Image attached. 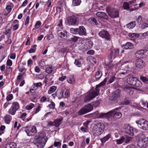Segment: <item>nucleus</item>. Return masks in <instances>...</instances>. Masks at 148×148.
I'll return each instance as SVG.
<instances>
[{"mask_svg":"<svg viewBox=\"0 0 148 148\" xmlns=\"http://www.w3.org/2000/svg\"><path fill=\"white\" fill-rule=\"evenodd\" d=\"M115 79V77L114 75L108 76V77H106L103 81L97 86L95 90L93 91L89 92L87 93L84 99V101L85 102L89 101L97 96L99 93V87L104 85L107 81L108 83L111 84L113 82Z\"/></svg>","mask_w":148,"mask_h":148,"instance_id":"nucleus-1","label":"nucleus"},{"mask_svg":"<svg viewBox=\"0 0 148 148\" xmlns=\"http://www.w3.org/2000/svg\"><path fill=\"white\" fill-rule=\"evenodd\" d=\"M35 139L37 140L36 144L38 148H42L47 140L45 132L40 133L38 135L35 137Z\"/></svg>","mask_w":148,"mask_h":148,"instance_id":"nucleus-2","label":"nucleus"},{"mask_svg":"<svg viewBox=\"0 0 148 148\" xmlns=\"http://www.w3.org/2000/svg\"><path fill=\"white\" fill-rule=\"evenodd\" d=\"M138 126L144 130H148V121L143 119H141L136 121Z\"/></svg>","mask_w":148,"mask_h":148,"instance_id":"nucleus-3","label":"nucleus"},{"mask_svg":"<svg viewBox=\"0 0 148 148\" xmlns=\"http://www.w3.org/2000/svg\"><path fill=\"white\" fill-rule=\"evenodd\" d=\"M93 109V106L90 104L85 106L79 111L78 113L80 115H83L91 111Z\"/></svg>","mask_w":148,"mask_h":148,"instance_id":"nucleus-4","label":"nucleus"},{"mask_svg":"<svg viewBox=\"0 0 148 148\" xmlns=\"http://www.w3.org/2000/svg\"><path fill=\"white\" fill-rule=\"evenodd\" d=\"M25 131L28 136H29L34 135L37 132L36 127L34 126L31 127H26Z\"/></svg>","mask_w":148,"mask_h":148,"instance_id":"nucleus-5","label":"nucleus"},{"mask_svg":"<svg viewBox=\"0 0 148 148\" xmlns=\"http://www.w3.org/2000/svg\"><path fill=\"white\" fill-rule=\"evenodd\" d=\"M137 145L140 147H145L148 146V142L147 141V138L143 137L140 138L138 142Z\"/></svg>","mask_w":148,"mask_h":148,"instance_id":"nucleus-6","label":"nucleus"},{"mask_svg":"<svg viewBox=\"0 0 148 148\" xmlns=\"http://www.w3.org/2000/svg\"><path fill=\"white\" fill-rule=\"evenodd\" d=\"M118 108H116L109 112L110 118L112 115L114 118L119 119L122 116V114L117 111Z\"/></svg>","mask_w":148,"mask_h":148,"instance_id":"nucleus-7","label":"nucleus"},{"mask_svg":"<svg viewBox=\"0 0 148 148\" xmlns=\"http://www.w3.org/2000/svg\"><path fill=\"white\" fill-rule=\"evenodd\" d=\"M136 56L143 58L146 57L148 56V51L146 49H140L136 51L135 52Z\"/></svg>","mask_w":148,"mask_h":148,"instance_id":"nucleus-8","label":"nucleus"},{"mask_svg":"<svg viewBox=\"0 0 148 148\" xmlns=\"http://www.w3.org/2000/svg\"><path fill=\"white\" fill-rule=\"evenodd\" d=\"M131 138L129 136H127L126 135H124L121 137V138L116 139V142L117 144H120L124 142L125 143H128L131 140Z\"/></svg>","mask_w":148,"mask_h":148,"instance_id":"nucleus-9","label":"nucleus"},{"mask_svg":"<svg viewBox=\"0 0 148 148\" xmlns=\"http://www.w3.org/2000/svg\"><path fill=\"white\" fill-rule=\"evenodd\" d=\"M109 16L112 18H114L119 17V12L116 9H113L108 12Z\"/></svg>","mask_w":148,"mask_h":148,"instance_id":"nucleus-10","label":"nucleus"},{"mask_svg":"<svg viewBox=\"0 0 148 148\" xmlns=\"http://www.w3.org/2000/svg\"><path fill=\"white\" fill-rule=\"evenodd\" d=\"M99 34L100 37L106 40H108L110 39V35L106 30H103L99 32Z\"/></svg>","mask_w":148,"mask_h":148,"instance_id":"nucleus-11","label":"nucleus"},{"mask_svg":"<svg viewBox=\"0 0 148 148\" xmlns=\"http://www.w3.org/2000/svg\"><path fill=\"white\" fill-rule=\"evenodd\" d=\"M94 115L96 117H97L98 118H106L108 119H109L110 118V115L109 114V112L106 113H101L100 114H99L98 112L97 111L93 113Z\"/></svg>","mask_w":148,"mask_h":148,"instance_id":"nucleus-12","label":"nucleus"},{"mask_svg":"<svg viewBox=\"0 0 148 148\" xmlns=\"http://www.w3.org/2000/svg\"><path fill=\"white\" fill-rule=\"evenodd\" d=\"M68 23L69 25H77L79 21L77 18L75 16H72L68 19Z\"/></svg>","mask_w":148,"mask_h":148,"instance_id":"nucleus-13","label":"nucleus"},{"mask_svg":"<svg viewBox=\"0 0 148 148\" xmlns=\"http://www.w3.org/2000/svg\"><path fill=\"white\" fill-rule=\"evenodd\" d=\"M136 66L138 68H142L145 66V62L140 59H137L135 61Z\"/></svg>","mask_w":148,"mask_h":148,"instance_id":"nucleus-14","label":"nucleus"},{"mask_svg":"<svg viewBox=\"0 0 148 148\" xmlns=\"http://www.w3.org/2000/svg\"><path fill=\"white\" fill-rule=\"evenodd\" d=\"M96 16L98 18L105 19H108V16L104 12H99L96 14Z\"/></svg>","mask_w":148,"mask_h":148,"instance_id":"nucleus-15","label":"nucleus"},{"mask_svg":"<svg viewBox=\"0 0 148 148\" xmlns=\"http://www.w3.org/2000/svg\"><path fill=\"white\" fill-rule=\"evenodd\" d=\"M78 34L80 36L86 35V29L83 26H80L78 28Z\"/></svg>","mask_w":148,"mask_h":148,"instance_id":"nucleus-16","label":"nucleus"},{"mask_svg":"<svg viewBox=\"0 0 148 148\" xmlns=\"http://www.w3.org/2000/svg\"><path fill=\"white\" fill-rule=\"evenodd\" d=\"M137 79V77L131 76L127 79V81L129 84L133 86Z\"/></svg>","mask_w":148,"mask_h":148,"instance_id":"nucleus-17","label":"nucleus"},{"mask_svg":"<svg viewBox=\"0 0 148 148\" xmlns=\"http://www.w3.org/2000/svg\"><path fill=\"white\" fill-rule=\"evenodd\" d=\"M93 45V43L90 39L86 40L84 44L86 49H90L92 47Z\"/></svg>","mask_w":148,"mask_h":148,"instance_id":"nucleus-18","label":"nucleus"},{"mask_svg":"<svg viewBox=\"0 0 148 148\" xmlns=\"http://www.w3.org/2000/svg\"><path fill=\"white\" fill-rule=\"evenodd\" d=\"M16 145L14 142L8 143L5 145L2 148H16Z\"/></svg>","mask_w":148,"mask_h":148,"instance_id":"nucleus-19","label":"nucleus"},{"mask_svg":"<svg viewBox=\"0 0 148 148\" xmlns=\"http://www.w3.org/2000/svg\"><path fill=\"white\" fill-rule=\"evenodd\" d=\"M134 47L133 44L131 42H127L125 44H123L122 47L123 49H132Z\"/></svg>","mask_w":148,"mask_h":148,"instance_id":"nucleus-20","label":"nucleus"},{"mask_svg":"<svg viewBox=\"0 0 148 148\" xmlns=\"http://www.w3.org/2000/svg\"><path fill=\"white\" fill-rule=\"evenodd\" d=\"M97 127L103 132L106 127L108 126V124L107 123H99L97 124Z\"/></svg>","mask_w":148,"mask_h":148,"instance_id":"nucleus-21","label":"nucleus"},{"mask_svg":"<svg viewBox=\"0 0 148 148\" xmlns=\"http://www.w3.org/2000/svg\"><path fill=\"white\" fill-rule=\"evenodd\" d=\"M14 5L13 4L10 3L9 4L7 5L5 9L7 11V14H4V15L5 16H7L11 11Z\"/></svg>","mask_w":148,"mask_h":148,"instance_id":"nucleus-22","label":"nucleus"},{"mask_svg":"<svg viewBox=\"0 0 148 148\" xmlns=\"http://www.w3.org/2000/svg\"><path fill=\"white\" fill-rule=\"evenodd\" d=\"M58 34L59 37L64 39H66L68 35L67 32L65 30L58 33Z\"/></svg>","mask_w":148,"mask_h":148,"instance_id":"nucleus-23","label":"nucleus"},{"mask_svg":"<svg viewBox=\"0 0 148 148\" xmlns=\"http://www.w3.org/2000/svg\"><path fill=\"white\" fill-rule=\"evenodd\" d=\"M124 91L129 94H132L133 93V88L131 87L126 86L123 88Z\"/></svg>","mask_w":148,"mask_h":148,"instance_id":"nucleus-24","label":"nucleus"},{"mask_svg":"<svg viewBox=\"0 0 148 148\" xmlns=\"http://www.w3.org/2000/svg\"><path fill=\"white\" fill-rule=\"evenodd\" d=\"M103 132V130H101L98 127L96 128V130L94 131L93 134L95 136H99Z\"/></svg>","mask_w":148,"mask_h":148,"instance_id":"nucleus-25","label":"nucleus"},{"mask_svg":"<svg viewBox=\"0 0 148 148\" xmlns=\"http://www.w3.org/2000/svg\"><path fill=\"white\" fill-rule=\"evenodd\" d=\"M5 122L7 124H9L12 119V117L9 114H7L4 117Z\"/></svg>","mask_w":148,"mask_h":148,"instance_id":"nucleus-26","label":"nucleus"},{"mask_svg":"<svg viewBox=\"0 0 148 148\" xmlns=\"http://www.w3.org/2000/svg\"><path fill=\"white\" fill-rule=\"evenodd\" d=\"M120 90H117L112 94V98L111 99L112 100H115L120 96Z\"/></svg>","mask_w":148,"mask_h":148,"instance_id":"nucleus-27","label":"nucleus"},{"mask_svg":"<svg viewBox=\"0 0 148 148\" xmlns=\"http://www.w3.org/2000/svg\"><path fill=\"white\" fill-rule=\"evenodd\" d=\"M11 107L16 111L18 110L20 108V106L19 103L16 101L13 102L12 103Z\"/></svg>","mask_w":148,"mask_h":148,"instance_id":"nucleus-28","label":"nucleus"},{"mask_svg":"<svg viewBox=\"0 0 148 148\" xmlns=\"http://www.w3.org/2000/svg\"><path fill=\"white\" fill-rule=\"evenodd\" d=\"M136 25V22L134 21H132L126 25L127 28L129 29H132L134 28Z\"/></svg>","mask_w":148,"mask_h":148,"instance_id":"nucleus-29","label":"nucleus"},{"mask_svg":"<svg viewBox=\"0 0 148 148\" xmlns=\"http://www.w3.org/2000/svg\"><path fill=\"white\" fill-rule=\"evenodd\" d=\"M111 137V135L110 134H108L105 136L101 138V143H104L106 141L108 140V139Z\"/></svg>","mask_w":148,"mask_h":148,"instance_id":"nucleus-30","label":"nucleus"},{"mask_svg":"<svg viewBox=\"0 0 148 148\" xmlns=\"http://www.w3.org/2000/svg\"><path fill=\"white\" fill-rule=\"evenodd\" d=\"M67 82L70 84H73L75 83V81L73 76H71L69 77L67 80Z\"/></svg>","mask_w":148,"mask_h":148,"instance_id":"nucleus-31","label":"nucleus"},{"mask_svg":"<svg viewBox=\"0 0 148 148\" xmlns=\"http://www.w3.org/2000/svg\"><path fill=\"white\" fill-rule=\"evenodd\" d=\"M128 35L129 37L133 39H135L139 36V35L138 34L135 33H129Z\"/></svg>","mask_w":148,"mask_h":148,"instance_id":"nucleus-32","label":"nucleus"},{"mask_svg":"<svg viewBox=\"0 0 148 148\" xmlns=\"http://www.w3.org/2000/svg\"><path fill=\"white\" fill-rule=\"evenodd\" d=\"M134 132V130L133 128L131 126L130 127V128L128 129L125 131L126 133L131 136L133 135Z\"/></svg>","mask_w":148,"mask_h":148,"instance_id":"nucleus-33","label":"nucleus"},{"mask_svg":"<svg viewBox=\"0 0 148 148\" xmlns=\"http://www.w3.org/2000/svg\"><path fill=\"white\" fill-rule=\"evenodd\" d=\"M16 111V110L11 107L8 110V113L11 115H14L15 114Z\"/></svg>","mask_w":148,"mask_h":148,"instance_id":"nucleus-34","label":"nucleus"},{"mask_svg":"<svg viewBox=\"0 0 148 148\" xmlns=\"http://www.w3.org/2000/svg\"><path fill=\"white\" fill-rule=\"evenodd\" d=\"M23 75L22 74H19L17 76L16 78V85H18L20 82L23 80Z\"/></svg>","mask_w":148,"mask_h":148,"instance_id":"nucleus-35","label":"nucleus"},{"mask_svg":"<svg viewBox=\"0 0 148 148\" xmlns=\"http://www.w3.org/2000/svg\"><path fill=\"white\" fill-rule=\"evenodd\" d=\"M49 98L47 97L46 96H44L42 97L40 100L41 103L48 102L49 101Z\"/></svg>","mask_w":148,"mask_h":148,"instance_id":"nucleus-36","label":"nucleus"},{"mask_svg":"<svg viewBox=\"0 0 148 148\" xmlns=\"http://www.w3.org/2000/svg\"><path fill=\"white\" fill-rule=\"evenodd\" d=\"M57 87L55 86H52L50 87L49 90L48 91V93L50 94L54 92L56 89Z\"/></svg>","mask_w":148,"mask_h":148,"instance_id":"nucleus-37","label":"nucleus"},{"mask_svg":"<svg viewBox=\"0 0 148 148\" xmlns=\"http://www.w3.org/2000/svg\"><path fill=\"white\" fill-rule=\"evenodd\" d=\"M4 33L7 36H10L11 34V29L10 28H8L7 27H6L5 29V31Z\"/></svg>","mask_w":148,"mask_h":148,"instance_id":"nucleus-38","label":"nucleus"},{"mask_svg":"<svg viewBox=\"0 0 148 148\" xmlns=\"http://www.w3.org/2000/svg\"><path fill=\"white\" fill-rule=\"evenodd\" d=\"M142 84L139 80L138 79L137 77V80L136 81L135 84L133 86L136 87H140L142 86Z\"/></svg>","mask_w":148,"mask_h":148,"instance_id":"nucleus-39","label":"nucleus"},{"mask_svg":"<svg viewBox=\"0 0 148 148\" xmlns=\"http://www.w3.org/2000/svg\"><path fill=\"white\" fill-rule=\"evenodd\" d=\"M81 2V0H72V4L74 6L79 5Z\"/></svg>","mask_w":148,"mask_h":148,"instance_id":"nucleus-40","label":"nucleus"},{"mask_svg":"<svg viewBox=\"0 0 148 148\" xmlns=\"http://www.w3.org/2000/svg\"><path fill=\"white\" fill-rule=\"evenodd\" d=\"M62 119H58L54 121V125L56 127H58L61 124Z\"/></svg>","mask_w":148,"mask_h":148,"instance_id":"nucleus-41","label":"nucleus"},{"mask_svg":"<svg viewBox=\"0 0 148 148\" xmlns=\"http://www.w3.org/2000/svg\"><path fill=\"white\" fill-rule=\"evenodd\" d=\"M37 45H34L32 46L30 49L29 51V52L30 53H34L36 51Z\"/></svg>","mask_w":148,"mask_h":148,"instance_id":"nucleus-42","label":"nucleus"},{"mask_svg":"<svg viewBox=\"0 0 148 148\" xmlns=\"http://www.w3.org/2000/svg\"><path fill=\"white\" fill-rule=\"evenodd\" d=\"M140 79L144 83H147L148 82V78L146 77L140 76Z\"/></svg>","mask_w":148,"mask_h":148,"instance_id":"nucleus-43","label":"nucleus"},{"mask_svg":"<svg viewBox=\"0 0 148 148\" xmlns=\"http://www.w3.org/2000/svg\"><path fill=\"white\" fill-rule=\"evenodd\" d=\"M123 64H121V61L120 62L118 63L116 65V68H115V70L116 72H117L119 71V69H121L120 68V67Z\"/></svg>","mask_w":148,"mask_h":148,"instance_id":"nucleus-44","label":"nucleus"},{"mask_svg":"<svg viewBox=\"0 0 148 148\" xmlns=\"http://www.w3.org/2000/svg\"><path fill=\"white\" fill-rule=\"evenodd\" d=\"M70 95V91L69 89H67L64 92V98H67Z\"/></svg>","mask_w":148,"mask_h":148,"instance_id":"nucleus-45","label":"nucleus"},{"mask_svg":"<svg viewBox=\"0 0 148 148\" xmlns=\"http://www.w3.org/2000/svg\"><path fill=\"white\" fill-rule=\"evenodd\" d=\"M53 69L52 66H49L48 67L46 68L45 69V71L47 73L49 74L52 72Z\"/></svg>","mask_w":148,"mask_h":148,"instance_id":"nucleus-46","label":"nucleus"},{"mask_svg":"<svg viewBox=\"0 0 148 148\" xmlns=\"http://www.w3.org/2000/svg\"><path fill=\"white\" fill-rule=\"evenodd\" d=\"M71 33L74 34H78V28H71L70 29Z\"/></svg>","mask_w":148,"mask_h":148,"instance_id":"nucleus-47","label":"nucleus"},{"mask_svg":"<svg viewBox=\"0 0 148 148\" xmlns=\"http://www.w3.org/2000/svg\"><path fill=\"white\" fill-rule=\"evenodd\" d=\"M139 25L140 27L143 29L148 27V23L145 22H143L142 23H141Z\"/></svg>","mask_w":148,"mask_h":148,"instance_id":"nucleus-48","label":"nucleus"},{"mask_svg":"<svg viewBox=\"0 0 148 148\" xmlns=\"http://www.w3.org/2000/svg\"><path fill=\"white\" fill-rule=\"evenodd\" d=\"M123 7L125 10H128L130 9L129 5L127 2H124L123 5Z\"/></svg>","mask_w":148,"mask_h":148,"instance_id":"nucleus-49","label":"nucleus"},{"mask_svg":"<svg viewBox=\"0 0 148 148\" xmlns=\"http://www.w3.org/2000/svg\"><path fill=\"white\" fill-rule=\"evenodd\" d=\"M102 74L99 71H98L95 74V77L97 79H99L101 77Z\"/></svg>","mask_w":148,"mask_h":148,"instance_id":"nucleus-50","label":"nucleus"},{"mask_svg":"<svg viewBox=\"0 0 148 148\" xmlns=\"http://www.w3.org/2000/svg\"><path fill=\"white\" fill-rule=\"evenodd\" d=\"M5 129V127L4 125H2L0 127V135H2L4 133Z\"/></svg>","mask_w":148,"mask_h":148,"instance_id":"nucleus-51","label":"nucleus"},{"mask_svg":"<svg viewBox=\"0 0 148 148\" xmlns=\"http://www.w3.org/2000/svg\"><path fill=\"white\" fill-rule=\"evenodd\" d=\"M41 23L40 21H37L36 22L35 25V27L36 29L39 28L41 25Z\"/></svg>","mask_w":148,"mask_h":148,"instance_id":"nucleus-52","label":"nucleus"},{"mask_svg":"<svg viewBox=\"0 0 148 148\" xmlns=\"http://www.w3.org/2000/svg\"><path fill=\"white\" fill-rule=\"evenodd\" d=\"M74 64L77 66L80 67L81 66L82 64L79 59H75L74 62Z\"/></svg>","mask_w":148,"mask_h":148,"instance_id":"nucleus-53","label":"nucleus"},{"mask_svg":"<svg viewBox=\"0 0 148 148\" xmlns=\"http://www.w3.org/2000/svg\"><path fill=\"white\" fill-rule=\"evenodd\" d=\"M34 105L32 103H30L29 104L27 105L26 107V109L27 110L32 109L34 107Z\"/></svg>","mask_w":148,"mask_h":148,"instance_id":"nucleus-54","label":"nucleus"},{"mask_svg":"<svg viewBox=\"0 0 148 148\" xmlns=\"http://www.w3.org/2000/svg\"><path fill=\"white\" fill-rule=\"evenodd\" d=\"M137 23L139 25L141 23L142 21V18L141 16H139L136 19Z\"/></svg>","mask_w":148,"mask_h":148,"instance_id":"nucleus-55","label":"nucleus"},{"mask_svg":"<svg viewBox=\"0 0 148 148\" xmlns=\"http://www.w3.org/2000/svg\"><path fill=\"white\" fill-rule=\"evenodd\" d=\"M12 61L10 59H8L6 62V67L7 68L9 66H12Z\"/></svg>","mask_w":148,"mask_h":148,"instance_id":"nucleus-56","label":"nucleus"},{"mask_svg":"<svg viewBox=\"0 0 148 148\" xmlns=\"http://www.w3.org/2000/svg\"><path fill=\"white\" fill-rule=\"evenodd\" d=\"M13 98V95L10 94L8 95L6 97V100L8 101L11 100Z\"/></svg>","mask_w":148,"mask_h":148,"instance_id":"nucleus-57","label":"nucleus"},{"mask_svg":"<svg viewBox=\"0 0 148 148\" xmlns=\"http://www.w3.org/2000/svg\"><path fill=\"white\" fill-rule=\"evenodd\" d=\"M45 63L44 59H41L39 62V65L41 66H43L45 65Z\"/></svg>","mask_w":148,"mask_h":148,"instance_id":"nucleus-58","label":"nucleus"},{"mask_svg":"<svg viewBox=\"0 0 148 148\" xmlns=\"http://www.w3.org/2000/svg\"><path fill=\"white\" fill-rule=\"evenodd\" d=\"M100 103L98 101H95L92 103V105L95 107H98Z\"/></svg>","mask_w":148,"mask_h":148,"instance_id":"nucleus-59","label":"nucleus"},{"mask_svg":"<svg viewBox=\"0 0 148 148\" xmlns=\"http://www.w3.org/2000/svg\"><path fill=\"white\" fill-rule=\"evenodd\" d=\"M114 53V55L115 56H117L118 55L119 53V50L118 49H114L113 50Z\"/></svg>","mask_w":148,"mask_h":148,"instance_id":"nucleus-60","label":"nucleus"},{"mask_svg":"<svg viewBox=\"0 0 148 148\" xmlns=\"http://www.w3.org/2000/svg\"><path fill=\"white\" fill-rule=\"evenodd\" d=\"M55 103L53 101H51V103L48 105V106L52 109H53L55 107Z\"/></svg>","mask_w":148,"mask_h":148,"instance_id":"nucleus-61","label":"nucleus"},{"mask_svg":"<svg viewBox=\"0 0 148 148\" xmlns=\"http://www.w3.org/2000/svg\"><path fill=\"white\" fill-rule=\"evenodd\" d=\"M20 127V125L19 123H18L17 121H16L14 125V127L15 128H16L18 129Z\"/></svg>","mask_w":148,"mask_h":148,"instance_id":"nucleus-62","label":"nucleus"},{"mask_svg":"<svg viewBox=\"0 0 148 148\" xmlns=\"http://www.w3.org/2000/svg\"><path fill=\"white\" fill-rule=\"evenodd\" d=\"M140 103L142 105L145 106L147 107L148 108V102H147L143 100H142L140 101Z\"/></svg>","mask_w":148,"mask_h":148,"instance_id":"nucleus-63","label":"nucleus"},{"mask_svg":"<svg viewBox=\"0 0 148 148\" xmlns=\"http://www.w3.org/2000/svg\"><path fill=\"white\" fill-rule=\"evenodd\" d=\"M29 19L30 18L29 16H27L26 19L25 23V25H26L27 26L28 25L29 23Z\"/></svg>","mask_w":148,"mask_h":148,"instance_id":"nucleus-64","label":"nucleus"}]
</instances>
